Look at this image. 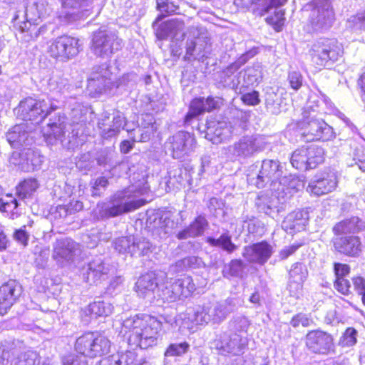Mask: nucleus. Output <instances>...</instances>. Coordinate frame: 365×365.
Instances as JSON below:
<instances>
[{
  "mask_svg": "<svg viewBox=\"0 0 365 365\" xmlns=\"http://www.w3.org/2000/svg\"><path fill=\"white\" fill-rule=\"evenodd\" d=\"M365 229L364 222L357 217L340 220L332 227L334 237L331 243L334 251L341 255L356 258L362 252V242L359 233Z\"/></svg>",
  "mask_w": 365,
  "mask_h": 365,
  "instance_id": "f257e3e1",
  "label": "nucleus"
},
{
  "mask_svg": "<svg viewBox=\"0 0 365 365\" xmlns=\"http://www.w3.org/2000/svg\"><path fill=\"white\" fill-rule=\"evenodd\" d=\"M163 323L156 317L148 314H138L133 317L128 327L130 338L140 343L155 342L162 329Z\"/></svg>",
  "mask_w": 365,
  "mask_h": 365,
  "instance_id": "f03ea898",
  "label": "nucleus"
},
{
  "mask_svg": "<svg viewBox=\"0 0 365 365\" xmlns=\"http://www.w3.org/2000/svg\"><path fill=\"white\" fill-rule=\"evenodd\" d=\"M74 347L78 354L94 359L107 354L110 351V342L104 335L89 331L77 338Z\"/></svg>",
  "mask_w": 365,
  "mask_h": 365,
  "instance_id": "7ed1b4c3",
  "label": "nucleus"
},
{
  "mask_svg": "<svg viewBox=\"0 0 365 365\" xmlns=\"http://www.w3.org/2000/svg\"><path fill=\"white\" fill-rule=\"evenodd\" d=\"M309 13L308 23L314 29L330 28L336 17L329 0H311L303 7Z\"/></svg>",
  "mask_w": 365,
  "mask_h": 365,
  "instance_id": "20e7f679",
  "label": "nucleus"
},
{
  "mask_svg": "<svg viewBox=\"0 0 365 365\" xmlns=\"http://www.w3.org/2000/svg\"><path fill=\"white\" fill-rule=\"evenodd\" d=\"M344 55L343 45L335 38H324L314 46L312 61L319 68L332 66Z\"/></svg>",
  "mask_w": 365,
  "mask_h": 365,
  "instance_id": "39448f33",
  "label": "nucleus"
},
{
  "mask_svg": "<svg viewBox=\"0 0 365 365\" xmlns=\"http://www.w3.org/2000/svg\"><path fill=\"white\" fill-rule=\"evenodd\" d=\"M81 51L80 39L62 34L51 41L47 52L56 61L66 62L76 56Z\"/></svg>",
  "mask_w": 365,
  "mask_h": 365,
  "instance_id": "423d86ee",
  "label": "nucleus"
},
{
  "mask_svg": "<svg viewBox=\"0 0 365 365\" xmlns=\"http://www.w3.org/2000/svg\"><path fill=\"white\" fill-rule=\"evenodd\" d=\"M324 152L322 148L314 145H303L292 154L291 163L297 170H307L315 168L324 162Z\"/></svg>",
  "mask_w": 365,
  "mask_h": 365,
  "instance_id": "0eeeda50",
  "label": "nucleus"
},
{
  "mask_svg": "<svg viewBox=\"0 0 365 365\" xmlns=\"http://www.w3.org/2000/svg\"><path fill=\"white\" fill-rule=\"evenodd\" d=\"M19 108L24 120L41 123L58 107L53 104L48 105L43 99L26 97L20 101Z\"/></svg>",
  "mask_w": 365,
  "mask_h": 365,
  "instance_id": "6e6552de",
  "label": "nucleus"
},
{
  "mask_svg": "<svg viewBox=\"0 0 365 365\" xmlns=\"http://www.w3.org/2000/svg\"><path fill=\"white\" fill-rule=\"evenodd\" d=\"M305 346L309 351L318 355H327L334 350L333 336L320 329L309 331L304 337Z\"/></svg>",
  "mask_w": 365,
  "mask_h": 365,
  "instance_id": "1a4fd4ad",
  "label": "nucleus"
},
{
  "mask_svg": "<svg viewBox=\"0 0 365 365\" xmlns=\"http://www.w3.org/2000/svg\"><path fill=\"white\" fill-rule=\"evenodd\" d=\"M337 185L336 173L330 168H326L316 174L314 180L309 183L307 190L312 195L321 196L333 192Z\"/></svg>",
  "mask_w": 365,
  "mask_h": 365,
  "instance_id": "9d476101",
  "label": "nucleus"
},
{
  "mask_svg": "<svg viewBox=\"0 0 365 365\" xmlns=\"http://www.w3.org/2000/svg\"><path fill=\"white\" fill-rule=\"evenodd\" d=\"M220 107L217 99L214 96L193 98L189 104L188 111L184 117V122L190 123L205 113L218 110Z\"/></svg>",
  "mask_w": 365,
  "mask_h": 365,
  "instance_id": "9b49d317",
  "label": "nucleus"
},
{
  "mask_svg": "<svg viewBox=\"0 0 365 365\" xmlns=\"http://www.w3.org/2000/svg\"><path fill=\"white\" fill-rule=\"evenodd\" d=\"M282 167L278 161L269 160L262 163L257 178L256 184L262 187L265 184L274 185L280 183L282 178Z\"/></svg>",
  "mask_w": 365,
  "mask_h": 365,
  "instance_id": "f8f14e48",
  "label": "nucleus"
},
{
  "mask_svg": "<svg viewBox=\"0 0 365 365\" xmlns=\"http://www.w3.org/2000/svg\"><path fill=\"white\" fill-rule=\"evenodd\" d=\"M273 253L272 246L266 240L253 243L245 247L242 256L250 262L264 264Z\"/></svg>",
  "mask_w": 365,
  "mask_h": 365,
  "instance_id": "ddd939ff",
  "label": "nucleus"
},
{
  "mask_svg": "<svg viewBox=\"0 0 365 365\" xmlns=\"http://www.w3.org/2000/svg\"><path fill=\"white\" fill-rule=\"evenodd\" d=\"M308 222L307 212L299 209L294 210L284 218L282 227L287 233L294 235L305 230Z\"/></svg>",
  "mask_w": 365,
  "mask_h": 365,
  "instance_id": "4468645a",
  "label": "nucleus"
},
{
  "mask_svg": "<svg viewBox=\"0 0 365 365\" xmlns=\"http://www.w3.org/2000/svg\"><path fill=\"white\" fill-rule=\"evenodd\" d=\"M307 277L308 269L306 265L299 262L292 264L289 270L288 271V290L293 293L301 291Z\"/></svg>",
  "mask_w": 365,
  "mask_h": 365,
  "instance_id": "2eb2a0df",
  "label": "nucleus"
},
{
  "mask_svg": "<svg viewBox=\"0 0 365 365\" xmlns=\"http://www.w3.org/2000/svg\"><path fill=\"white\" fill-rule=\"evenodd\" d=\"M90 47L96 55L100 56L110 55L113 53V43L109 35L104 30L98 29L93 32Z\"/></svg>",
  "mask_w": 365,
  "mask_h": 365,
  "instance_id": "dca6fc26",
  "label": "nucleus"
},
{
  "mask_svg": "<svg viewBox=\"0 0 365 365\" xmlns=\"http://www.w3.org/2000/svg\"><path fill=\"white\" fill-rule=\"evenodd\" d=\"M76 250V244L71 239L58 240L53 246L52 257L56 262L63 263L73 259Z\"/></svg>",
  "mask_w": 365,
  "mask_h": 365,
  "instance_id": "f3484780",
  "label": "nucleus"
},
{
  "mask_svg": "<svg viewBox=\"0 0 365 365\" xmlns=\"http://www.w3.org/2000/svg\"><path fill=\"white\" fill-rule=\"evenodd\" d=\"M196 143L195 135L185 131H181L173 136L171 149L174 155H178L192 150Z\"/></svg>",
  "mask_w": 365,
  "mask_h": 365,
  "instance_id": "a211bd4d",
  "label": "nucleus"
},
{
  "mask_svg": "<svg viewBox=\"0 0 365 365\" xmlns=\"http://www.w3.org/2000/svg\"><path fill=\"white\" fill-rule=\"evenodd\" d=\"M159 286L158 275L153 272H148L141 274L138 279L135 289L138 294L145 296L153 293Z\"/></svg>",
  "mask_w": 365,
  "mask_h": 365,
  "instance_id": "6ab92c4d",
  "label": "nucleus"
},
{
  "mask_svg": "<svg viewBox=\"0 0 365 365\" xmlns=\"http://www.w3.org/2000/svg\"><path fill=\"white\" fill-rule=\"evenodd\" d=\"M16 283L14 281H8L0 287V314H4L16 302L14 294Z\"/></svg>",
  "mask_w": 365,
  "mask_h": 365,
  "instance_id": "aec40b11",
  "label": "nucleus"
},
{
  "mask_svg": "<svg viewBox=\"0 0 365 365\" xmlns=\"http://www.w3.org/2000/svg\"><path fill=\"white\" fill-rule=\"evenodd\" d=\"M113 307L110 303H106L104 301H94L88 304L83 309V314L90 319H98L108 317L113 312Z\"/></svg>",
  "mask_w": 365,
  "mask_h": 365,
  "instance_id": "412c9836",
  "label": "nucleus"
},
{
  "mask_svg": "<svg viewBox=\"0 0 365 365\" xmlns=\"http://www.w3.org/2000/svg\"><path fill=\"white\" fill-rule=\"evenodd\" d=\"M38 187L39 184L36 178H25L16 186V195L21 200L29 199L32 197Z\"/></svg>",
  "mask_w": 365,
  "mask_h": 365,
  "instance_id": "4be33fe9",
  "label": "nucleus"
},
{
  "mask_svg": "<svg viewBox=\"0 0 365 365\" xmlns=\"http://www.w3.org/2000/svg\"><path fill=\"white\" fill-rule=\"evenodd\" d=\"M205 241L210 245L220 247L227 253H232L237 249V245L232 242L231 236L227 233L222 234L217 239L207 237Z\"/></svg>",
  "mask_w": 365,
  "mask_h": 365,
  "instance_id": "5701e85b",
  "label": "nucleus"
},
{
  "mask_svg": "<svg viewBox=\"0 0 365 365\" xmlns=\"http://www.w3.org/2000/svg\"><path fill=\"white\" fill-rule=\"evenodd\" d=\"M155 2L156 9L161 12V14L156 17L155 21L153 23V27L163 18L175 14L179 9V6L170 0H155Z\"/></svg>",
  "mask_w": 365,
  "mask_h": 365,
  "instance_id": "b1692460",
  "label": "nucleus"
},
{
  "mask_svg": "<svg viewBox=\"0 0 365 365\" xmlns=\"http://www.w3.org/2000/svg\"><path fill=\"white\" fill-rule=\"evenodd\" d=\"M83 209V203L78 200H72L66 205H58L56 207V211L59 213L61 217L73 215L81 211Z\"/></svg>",
  "mask_w": 365,
  "mask_h": 365,
  "instance_id": "393cba45",
  "label": "nucleus"
},
{
  "mask_svg": "<svg viewBox=\"0 0 365 365\" xmlns=\"http://www.w3.org/2000/svg\"><path fill=\"white\" fill-rule=\"evenodd\" d=\"M189 349L190 344L187 341L171 343L167 346L164 355L168 357L181 356L185 354Z\"/></svg>",
  "mask_w": 365,
  "mask_h": 365,
  "instance_id": "a878e982",
  "label": "nucleus"
},
{
  "mask_svg": "<svg viewBox=\"0 0 365 365\" xmlns=\"http://www.w3.org/2000/svg\"><path fill=\"white\" fill-rule=\"evenodd\" d=\"M20 31L22 34V39L25 41H34L38 36L40 33L37 25L33 24L29 21L22 22Z\"/></svg>",
  "mask_w": 365,
  "mask_h": 365,
  "instance_id": "bb28decb",
  "label": "nucleus"
},
{
  "mask_svg": "<svg viewBox=\"0 0 365 365\" xmlns=\"http://www.w3.org/2000/svg\"><path fill=\"white\" fill-rule=\"evenodd\" d=\"M285 12L284 10H277L265 19L266 22L271 26L276 32H280L285 23Z\"/></svg>",
  "mask_w": 365,
  "mask_h": 365,
  "instance_id": "cd10ccee",
  "label": "nucleus"
},
{
  "mask_svg": "<svg viewBox=\"0 0 365 365\" xmlns=\"http://www.w3.org/2000/svg\"><path fill=\"white\" fill-rule=\"evenodd\" d=\"M19 207V202L12 194H6L4 198L0 199V212L13 214V211Z\"/></svg>",
  "mask_w": 365,
  "mask_h": 365,
  "instance_id": "c85d7f7f",
  "label": "nucleus"
},
{
  "mask_svg": "<svg viewBox=\"0 0 365 365\" xmlns=\"http://www.w3.org/2000/svg\"><path fill=\"white\" fill-rule=\"evenodd\" d=\"M207 225L208 222L205 217L202 215H197L188 226L191 229L192 233L197 237L203 234Z\"/></svg>",
  "mask_w": 365,
  "mask_h": 365,
  "instance_id": "c756f323",
  "label": "nucleus"
},
{
  "mask_svg": "<svg viewBox=\"0 0 365 365\" xmlns=\"http://www.w3.org/2000/svg\"><path fill=\"white\" fill-rule=\"evenodd\" d=\"M333 284L334 289L343 295L348 296L352 293L351 283L347 277L334 278Z\"/></svg>",
  "mask_w": 365,
  "mask_h": 365,
  "instance_id": "7c9ffc66",
  "label": "nucleus"
},
{
  "mask_svg": "<svg viewBox=\"0 0 365 365\" xmlns=\"http://www.w3.org/2000/svg\"><path fill=\"white\" fill-rule=\"evenodd\" d=\"M240 100L244 105L248 106H255L261 102L259 93L255 90L242 94Z\"/></svg>",
  "mask_w": 365,
  "mask_h": 365,
  "instance_id": "2f4dec72",
  "label": "nucleus"
},
{
  "mask_svg": "<svg viewBox=\"0 0 365 365\" xmlns=\"http://www.w3.org/2000/svg\"><path fill=\"white\" fill-rule=\"evenodd\" d=\"M287 81L294 91H298L303 85V76L297 71H289L287 76Z\"/></svg>",
  "mask_w": 365,
  "mask_h": 365,
  "instance_id": "473e14b6",
  "label": "nucleus"
},
{
  "mask_svg": "<svg viewBox=\"0 0 365 365\" xmlns=\"http://www.w3.org/2000/svg\"><path fill=\"white\" fill-rule=\"evenodd\" d=\"M312 323V319L304 313H298L294 315L290 320V324L294 328H297L299 326L308 327L311 326Z\"/></svg>",
  "mask_w": 365,
  "mask_h": 365,
  "instance_id": "72a5a7b5",
  "label": "nucleus"
},
{
  "mask_svg": "<svg viewBox=\"0 0 365 365\" xmlns=\"http://www.w3.org/2000/svg\"><path fill=\"white\" fill-rule=\"evenodd\" d=\"M356 330L353 327H348L344 332L340 343L343 346H351L356 343Z\"/></svg>",
  "mask_w": 365,
  "mask_h": 365,
  "instance_id": "f704fd0d",
  "label": "nucleus"
},
{
  "mask_svg": "<svg viewBox=\"0 0 365 365\" xmlns=\"http://www.w3.org/2000/svg\"><path fill=\"white\" fill-rule=\"evenodd\" d=\"M244 263L240 259H232L225 269V275L227 277L237 276L243 269Z\"/></svg>",
  "mask_w": 365,
  "mask_h": 365,
  "instance_id": "c9c22d12",
  "label": "nucleus"
},
{
  "mask_svg": "<svg viewBox=\"0 0 365 365\" xmlns=\"http://www.w3.org/2000/svg\"><path fill=\"white\" fill-rule=\"evenodd\" d=\"M334 278L348 277L351 273V267L346 263L335 262L333 263Z\"/></svg>",
  "mask_w": 365,
  "mask_h": 365,
  "instance_id": "e433bc0d",
  "label": "nucleus"
},
{
  "mask_svg": "<svg viewBox=\"0 0 365 365\" xmlns=\"http://www.w3.org/2000/svg\"><path fill=\"white\" fill-rule=\"evenodd\" d=\"M26 226L22 225L20 228L16 229L13 233L14 239L24 247L29 244V234L26 231Z\"/></svg>",
  "mask_w": 365,
  "mask_h": 365,
  "instance_id": "4c0bfd02",
  "label": "nucleus"
},
{
  "mask_svg": "<svg viewBox=\"0 0 365 365\" xmlns=\"http://www.w3.org/2000/svg\"><path fill=\"white\" fill-rule=\"evenodd\" d=\"M353 289L359 296L365 292V278L360 274L354 275L351 278Z\"/></svg>",
  "mask_w": 365,
  "mask_h": 365,
  "instance_id": "58836bf2",
  "label": "nucleus"
},
{
  "mask_svg": "<svg viewBox=\"0 0 365 365\" xmlns=\"http://www.w3.org/2000/svg\"><path fill=\"white\" fill-rule=\"evenodd\" d=\"M249 60L247 53L242 54L235 61L232 62L226 68L231 73H235L240 69L241 66L245 65Z\"/></svg>",
  "mask_w": 365,
  "mask_h": 365,
  "instance_id": "ea45409f",
  "label": "nucleus"
},
{
  "mask_svg": "<svg viewBox=\"0 0 365 365\" xmlns=\"http://www.w3.org/2000/svg\"><path fill=\"white\" fill-rule=\"evenodd\" d=\"M302 246V244L297 243L289 245L282 249L279 252V257L280 260H285L291 255H294L296 251Z\"/></svg>",
  "mask_w": 365,
  "mask_h": 365,
  "instance_id": "a19ab883",
  "label": "nucleus"
},
{
  "mask_svg": "<svg viewBox=\"0 0 365 365\" xmlns=\"http://www.w3.org/2000/svg\"><path fill=\"white\" fill-rule=\"evenodd\" d=\"M108 180L106 177H99L98 178L95 182L93 185L92 186V196L93 197H98L100 196V193L98 192L99 187H106L108 185Z\"/></svg>",
  "mask_w": 365,
  "mask_h": 365,
  "instance_id": "79ce46f5",
  "label": "nucleus"
},
{
  "mask_svg": "<svg viewBox=\"0 0 365 365\" xmlns=\"http://www.w3.org/2000/svg\"><path fill=\"white\" fill-rule=\"evenodd\" d=\"M169 23L170 21H165L158 26H157V24L153 27L155 28V34L156 37L158 39H165L167 38L168 34V29H169Z\"/></svg>",
  "mask_w": 365,
  "mask_h": 365,
  "instance_id": "37998d69",
  "label": "nucleus"
},
{
  "mask_svg": "<svg viewBox=\"0 0 365 365\" xmlns=\"http://www.w3.org/2000/svg\"><path fill=\"white\" fill-rule=\"evenodd\" d=\"M143 205L144 202L143 200H133L122 204V209L123 210V213H126L135 210L142 207Z\"/></svg>",
  "mask_w": 365,
  "mask_h": 365,
  "instance_id": "c03bdc74",
  "label": "nucleus"
},
{
  "mask_svg": "<svg viewBox=\"0 0 365 365\" xmlns=\"http://www.w3.org/2000/svg\"><path fill=\"white\" fill-rule=\"evenodd\" d=\"M319 128V125L316 123H309V125L307 128V132L306 133H304L302 135L304 136L311 135V138H310L311 140H318V139L321 138V136L318 134V128Z\"/></svg>",
  "mask_w": 365,
  "mask_h": 365,
  "instance_id": "a18cd8bd",
  "label": "nucleus"
},
{
  "mask_svg": "<svg viewBox=\"0 0 365 365\" xmlns=\"http://www.w3.org/2000/svg\"><path fill=\"white\" fill-rule=\"evenodd\" d=\"M135 142V140L134 139L132 140H122L119 145V149L120 153L123 154L128 153L133 149Z\"/></svg>",
  "mask_w": 365,
  "mask_h": 365,
  "instance_id": "49530a36",
  "label": "nucleus"
},
{
  "mask_svg": "<svg viewBox=\"0 0 365 365\" xmlns=\"http://www.w3.org/2000/svg\"><path fill=\"white\" fill-rule=\"evenodd\" d=\"M106 214L108 217H116L118 215L123 214V210L122 209V204L113 205L110 207H108L106 210Z\"/></svg>",
  "mask_w": 365,
  "mask_h": 365,
  "instance_id": "de8ad7c7",
  "label": "nucleus"
},
{
  "mask_svg": "<svg viewBox=\"0 0 365 365\" xmlns=\"http://www.w3.org/2000/svg\"><path fill=\"white\" fill-rule=\"evenodd\" d=\"M176 237L180 240H185L190 237H196L195 235L192 233L191 229L189 226L185 227L182 230L179 231L178 234L176 235Z\"/></svg>",
  "mask_w": 365,
  "mask_h": 365,
  "instance_id": "09e8293b",
  "label": "nucleus"
},
{
  "mask_svg": "<svg viewBox=\"0 0 365 365\" xmlns=\"http://www.w3.org/2000/svg\"><path fill=\"white\" fill-rule=\"evenodd\" d=\"M120 132V128L118 126L111 127L107 130H103L102 132V136L103 138H112L117 135Z\"/></svg>",
  "mask_w": 365,
  "mask_h": 365,
  "instance_id": "8fccbe9b",
  "label": "nucleus"
},
{
  "mask_svg": "<svg viewBox=\"0 0 365 365\" xmlns=\"http://www.w3.org/2000/svg\"><path fill=\"white\" fill-rule=\"evenodd\" d=\"M48 126L51 128L53 130V134L54 136L57 135H63L64 126L61 123H48Z\"/></svg>",
  "mask_w": 365,
  "mask_h": 365,
  "instance_id": "3c124183",
  "label": "nucleus"
},
{
  "mask_svg": "<svg viewBox=\"0 0 365 365\" xmlns=\"http://www.w3.org/2000/svg\"><path fill=\"white\" fill-rule=\"evenodd\" d=\"M354 22L360 28L365 29V11L357 14L354 18Z\"/></svg>",
  "mask_w": 365,
  "mask_h": 365,
  "instance_id": "603ef678",
  "label": "nucleus"
},
{
  "mask_svg": "<svg viewBox=\"0 0 365 365\" xmlns=\"http://www.w3.org/2000/svg\"><path fill=\"white\" fill-rule=\"evenodd\" d=\"M9 240L3 230H0V252L5 251L9 245Z\"/></svg>",
  "mask_w": 365,
  "mask_h": 365,
  "instance_id": "864d4df0",
  "label": "nucleus"
},
{
  "mask_svg": "<svg viewBox=\"0 0 365 365\" xmlns=\"http://www.w3.org/2000/svg\"><path fill=\"white\" fill-rule=\"evenodd\" d=\"M356 156L359 169L365 172V153H362L361 155L357 153Z\"/></svg>",
  "mask_w": 365,
  "mask_h": 365,
  "instance_id": "5fc2aeb1",
  "label": "nucleus"
},
{
  "mask_svg": "<svg viewBox=\"0 0 365 365\" xmlns=\"http://www.w3.org/2000/svg\"><path fill=\"white\" fill-rule=\"evenodd\" d=\"M195 49V43L192 41L190 43V44L189 46H187L186 48V55L184 57V58L186 60V59H188L190 58V56H192Z\"/></svg>",
  "mask_w": 365,
  "mask_h": 365,
  "instance_id": "6e6d98bb",
  "label": "nucleus"
},
{
  "mask_svg": "<svg viewBox=\"0 0 365 365\" xmlns=\"http://www.w3.org/2000/svg\"><path fill=\"white\" fill-rule=\"evenodd\" d=\"M287 0H270V5L264 9V12H267L271 6H278L283 5Z\"/></svg>",
  "mask_w": 365,
  "mask_h": 365,
  "instance_id": "4d7b16f0",
  "label": "nucleus"
},
{
  "mask_svg": "<svg viewBox=\"0 0 365 365\" xmlns=\"http://www.w3.org/2000/svg\"><path fill=\"white\" fill-rule=\"evenodd\" d=\"M250 302L253 304H259L260 297L258 292H255L251 294L250 297Z\"/></svg>",
  "mask_w": 365,
  "mask_h": 365,
  "instance_id": "13d9d810",
  "label": "nucleus"
},
{
  "mask_svg": "<svg viewBox=\"0 0 365 365\" xmlns=\"http://www.w3.org/2000/svg\"><path fill=\"white\" fill-rule=\"evenodd\" d=\"M358 85H359L361 91L365 95V72L361 75V76L358 81Z\"/></svg>",
  "mask_w": 365,
  "mask_h": 365,
  "instance_id": "bf43d9fd",
  "label": "nucleus"
},
{
  "mask_svg": "<svg viewBox=\"0 0 365 365\" xmlns=\"http://www.w3.org/2000/svg\"><path fill=\"white\" fill-rule=\"evenodd\" d=\"M361 300L364 306H365V292L361 296Z\"/></svg>",
  "mask_w": 365,
  "mask_h": 365,
  "instance_id": "052dcab7",
  "label": "nucleus"
},
{
  "mask_svg": "<svg viewBox=\"0 0 365 365\" xmlns=\"http://www.w3.org/2000/svg\"><path fill=\"white\" fill-rule=\"evenodd\" d=\"M2 73V68H1V66L0 65V75Z\"/></svg>",
  "mask_w": 365,
  "mask_h": 365,
  "instance_id": "680f3d73",
  "label": "nucleus"
},
{
  "mask_svg": "<svg viewBox=\"0 0 365 365\" xmlns=\"http://www.w3.org/2000/svg\"><path fill=\"white\" fill-rule=\"evenodd\" d=\"M32 224H33V222H31V223L29 224V226L31 227Z\"/></svg>",
  "mask_w": 365,
  "mask_h": 365,
  "instance_id": "e2e57ef3",
  "label": "nucleus"
},
{
  "mask_svg": "<svg viewBox=\"0 0 365 365\" xmlns=\"http://www.w3.org/2000/svg\"><path fill=\"white\" fill-rule=\"evenodd\" d=\"M264 365H269L268 364H264Z\"/></svg>",
  "mask_w": 365,
  "mask_h": 365,
  "instance_id": "0e129e2a",
  "label": "nucleus"
}]
</instances>
